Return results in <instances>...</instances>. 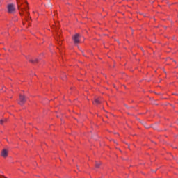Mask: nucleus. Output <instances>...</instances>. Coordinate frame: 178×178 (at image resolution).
Masks as SVG:
<instances>
[{"label":"nucleus","instance_id":"1","mask_svg":"<svg viewBox=\"0 0 178 178\" xmlns=\"http://www.w3.org/2000/svg\"><path fill=\"white\" fill-rule=\"evenodd\" d=\"M17 5L18 10H19V13H23L24 10L26 13H29V11L27 10V7L26 6H27V4H25L23 6V0H17Z\"/></svg>","mask_w":178,"mask_h":178},{"label":"nucleus","instance_id":"2","mask_svg":"<svg viewBox=\"0 0 178 178\" xmlns=\"http://www.w3.org/2000/svg\"><path fill=\"white\" fill-rule=\"evenodd\" d=\"M26 101H27V97H26L24 95H19V101L18 102L19 105L23 106V105L26 104Z\"/></svg>","mask_w":178,"mask_h":178},{"label":"nucleus","instance_id":"3","mask_svg":"<svg viewBox=\"0 0 178 178\" xmlns=\"http://www.w3.org/2000/svg\"><path fill=\"white\" fill-rule=\"evenodd\" d=\"M8 13H15L16 8L14 4H8L7 6Z\"/></svg>","mask_w":178,"mask_h":178},{"label":"nucleus","instance_id":"4","mask_svg":"<svg viewBox=\"0 0 178 178\" xmlns=\"http://www.w3.org/2000/svg\"><path fill=\"white\" fill-rule=\"evenodd\" d=\"M80 34L76 33L74 36H72V40L74 44H79L80 43Z\"/></svg>","mask_w":178,"mask_h":178},{"label":"nucleus","instance_id":"5","mask_svg":"<svg viewBox=\"0 0 178 178\" xmlns=\"http://www.w3.org/2000/svg\"><path fill=\"white\" fill-rule=\"evenodd\" d=\"M1 156H3V158H6L8 156V150L6 149H3L1 151Z\"/></svg>","mask_w":178,"mask_h":178},{"label":"nucleus","instance_id":"6","mask_svg":"<svg viewBox=\"0 0 178 178\" xmlns=\"http://www.w3.org/2000/svg\"><path fill=\"white\" fill-rule=\"evenodd\" d=\"M93 104L94 105H98L99 104H101V98H95Z\"/></svg>","mask_w":178,"mask_h":178},{"label":"nucleus","instance_id":"7","mask_svg":"<svg viewBox=\"0 0 178 178\" xmlns=\"http://www.w3.org/2000/svg\"><path fill=\"white\" fill-rule=\"evenodd\" d=\"M6 122H8V119L5 118L4 120H1L0 124H3Z\"/></svg>","mask_w":178,"mask_h":178},{"label":"nucleus","instance_id":"8","mask_svg":"<svg viewBox=\"0 0 178 178\" xmlns=\"http://www.w3.org/2000/svg\"><path fill=\"white\" fill-rule=\"evenodd\" d=\"M29 62H31L32 63H35V62H38V59L29 60Z\"/></svg>","mask_w":178,"mask_h":178},{"label":"nucleus","instance_id":"9","mask_svg":"<svg viewBox=\"0 0 178 178\" xmlns=\"http://www.w3.org/2000/svg\"><path fill=\"white\" fill-rule=\"evenodd\" d=\"M95 166V168H97V169H98L99 168V166H101V163H96Z\"/></svg>","mask_w":178,"mask_h":178},{"label":"nucleus","instance_id":"10","mask_svg":"<svg viewBox=\"0 0 178 178\" xmlns=\"http://www.w3.org/2000/svg\"><path fill=\"white\" fill-rule=\"evenodd\" d=\"M25 58H26V59H29V56H26Z\"/></svg>","mask_w":178,"mask_h":178}]
</instances>
